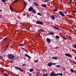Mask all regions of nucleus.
Returning a JSON list of instances; mask_svg holds the SVG:
<instances>
[{"label": "nucleus", "mask_w": 76, "mask_h": 76, "mask_svg": "<svg viewBox=\"0 0 76 76\" xmlns=\"http://www.w3.org/2000/svg\"><path fill=\"white\" fill-rule=\"evenodd\" d=\"M9 59L11 60H14L15 58V56L12 54H9L7 55Z\"/></svg>", "instance_id": "f257e3e1"}, {"label": "nucleus", "mask_w": 76, "mask_h": 76, "mask_svg": "<svg viewBox=\"0 0 76 76\" xmlns=\"http://www.w3.org/2000/svg\"><path fill=\"white\" fill-rule=\"evenodd\" d=\"M36 23L37 24H40V25H43V23L40 20H37L36 21Z\"/></svg>", "instance_id": "f03ea898"}, {"label": "nucleus", "mask_w": 76, "mask_h": 76, "mask_svg": "<svg viewBox=\"0 0 76 76\" xmlns=\"http://www.w3.org/2000/svg\"><path fill=\"white\" fill-rule=\"evenodd\" d=\"M59 13L62 17H65V16H66V15H64V14L63 12H62L61 11H59Z\"/></svg>", "instance_id": "7ed1b4c3"}, {"label": "nucleus", "mask_w": 76, "mask_h": 76, "mask_svg": "<svg viewBox=\"0 0 76 76\" xmlns=\"http://www.w3.org/2000/svg\"><path fill=\"white\" fill-rule=\"evenodd\" d=\"M46 41L49 44L50 43V42H51V40L50 39H49V38H47Z\"/></svg>", "instance_id": "20e7f679"}, {"label": "nucleus", "mask_w": 76, "mask_h": 76, "mask_svg": "<svg viewBox=\"0 0 76 76\" xmlns=\"http://www.w3.org/2000/svg\"><path fill=\"white\" fill-rule=\"evenodd\" d=\"M50 75V76H57V74H56L53 72H51Z\"/></svg>", "instance_id": "39448f33"}, {"label": "nucleus", "mask_w": 76, "mask_h": 76, "mask_svg": "<svg viewBox=\"0 0 76 76\" xmlns=\"http://www.w3.org/2000/svg\"><path fill=\"white\" fill-rule=\"evenodd\" d=\"M65 56H67V57H71V58H72V55L69 54V53H66L65 54Z\"/></svg>", "instance_id": "423d86ee"}, {"label": "nucleus", "mask_w": 76, "mask_h": 76, "mask_svg": "<svg viewBox=\"0 0 76 76\" xmlns=\"http://www.w3.org/2000/svg\"><path fill=\"white\" fill-rule=\"evenodd\" d=\"M33 9L34 8H33V7H31L28 8V11L31 12V11H32Z\"/></svg>", "instance_id": "0eeeda50"}, {"label": "nucleus", "mask_w": 76, "mask_h": 76, "mask_svg": "<svg viewBox=\"0 0 76 76\" xmlns=\"http://www.w3.org/2000/svg\"><path fill=\"white\" fill-rule=\"evenodd\" d=\"M41 6L43 7H45V8H46L47 7L46 4H42Z\"/></svg>", "instance_id": "6e6552de"}, {"label": "nucleus", "mask_w": 76, "mask_h": 76, "mask_svg": "<svg viewBox=\"0 0 76 76\" xmlns=\"http://www.w3.org/2000/svg\"><path fill=\"white\" fill-rule=\"evenodd\" d=\"M53 65V64L52 62H50L48 63V66H49V67H50V66H51Z\"/></svg>", "instance_id": "1a4fd4ad"}, {"label": "nucleus", "mask_w": 76, "mask_h": 76, "mask_svg": "<svg viewBox=\"0 0 76 76\" xmlns=\"http://www.w3.org/2000/svg\"><path fill=\"white\" fill-rule=\"evenodd\" d=\"M33 4L35 6H39V5L38 3H37L36 2H33Z\"/></svg>", "instance_id": "9d476101"}, {"label": "nucleus", "mask_w": 76, "mask_h": 76, "mask_svg": "<svg viewBox=\"0 0 76 76\" xmlns=\"http://www.w3.org/2000/svg\"><path fill=\"white\" fill-rule=\"evenodd\" d=\"M60 36L61 37V38H63V39H67V38H66L62 35H60Z\"/></svg>", "instance_id": "9b49d317"}, {"label": "nucleus", "mask_w": 76, "mask_h": 76, "mask_svg": "<svg viewBox=\"0 0 76 76\" xmlns=\"http://www.w3.org/2000/svg\"><path fill=\"white\" fill-rule=\"evenodd\" d=\"M53 28L55 29H56V30H58L59 29V28H58V27H57L54 26H53Z\"/></svg>", "instance_id": "f8f14e48"}, {"label": "nucleus", "mask_w": 76, "mask_h": 76, "mask_svg": "<svg viewBox=\"0 0 76 76\" xmlns=\"http://www.w3.org/2000/svg\"><path fill=\"white\" fill-rule=\"evenodd\" d=\"M25 56H26V57H28V58H31V56H29L26 53H25Z\"/></svg>", "instance_id": "ddd939ff"}, {"label": "nucleus", "mask_w": 76, "mask_h": 76, "mask_svg": "<svg viewBox=\"0 0 76 76\" xmlns=\"http://www.w3.org/2000/svg\"><path fill=\"white\" fill-rule=\"evenodd\" d=\"M51 19H53V20H54L55 19V17L54 15H51Z\"/></svg>", "instance_id": "4468645a"}, {"label": "nucleus", "mask_w": 76, "mask_h": 76, "mask_svg": "<svg viewBox=\"0 0 76 76\" xmlns=\"http://www.w3.org/2000/svg\"><path fill=\"white\" fill-rule=\"evenodd\" d=\"M58 58L57 57H53L52 58V59H54L56 60H58Z\"/></svg>", "instance_id": "2eb2a0df"}, {"label": "nucleus", "mask_w": 76, "mask_h": 76, "mask_svg": "<svg viewBox=\"0 0 76 76\" xmlns=\"http://www.w3.org/2000/svg\"><path fill=\"white\" fill-rule=\"evenodd\" d=\"M9 44L8 43L7 44V45L6 46V48H5V50H7V48H8V47H9Z\"/></svg>", "instance_id": "dca6fc26"}, {"label": "nucleus", "mask_w": 76, "mask_h": 76, "mask_svg": "<svg viewBox=\"0 0 76 76\" xmlns=\"http://www.w3.org/2000/svg\"><path fill=\"white\" fill-rule=\"evenodd\" d=\"M2 60L3 61H4V59H3V58L2 56H0V60Z\"/></svg>", "instance_id": "f3484780"}, {"label": "nucleus", "mask_w": 76, "mask_h": 76, "mask_svg": "<svg viewBox=\"0 0 76 76\" xmlns=\"http://www.w3.org/2000/svg\"><path fill=\"white\" fill-rule=\"evenodd\" d=\"M54 16L55 18H62V17H61L60 16H57V15H54Z\"/></svg>", "instance_id": "a211bd4d"}, {"label": "nucleus", "mask_w": 76, "mask_h": 76, "mask_svg": "<svg viewBox=\"0 0 76 76\" xmlns=\"http://www.w3.org/2000/svg\"><path fill=\"white\" fill-rule=\"evenodd\" d=\"M57 75H60V76H63V74L61 73H58V74H57Z\"/></svg>", "instance_id": "6ab92c4d"}, {"label": "nucleus", "mask_w": 76, "mask_h": 76, "mask_svg": "<svg viewBox=\"0 0 76 76\" xmlns=\"http://www.w3.org/2000/svg\"><path fill=\"white\" fill-rule=\"evenodd\" d=\"M57 10H58V9H57L56 8H55V9L54 10H53V12H56V11H57Z\"/></svg>", "instance_id": "aec40b11"}, {"label": "nucleus", "mask_w": 76, "mask_h": 76, "mask_svg": "<svg viewBox=\"0 0 76 76\" xmlns=\"http://www.w3.org/2000/svg\"><path fill=\"white\" fill-rule=\"evenodd\" d=\"M34 71V69L32 68H31L29 69V71L31 72H33Z\"/></svg>", "instance_id": "412c9836"}, {"label": "nucleus", "mask_w": 76, "mask_h": 76, "mask_svg": "<svg viewBox=\"0 0 76 76\" xmlns=\"http://www.w3.org/2000/svg\"><path fill=\"white\" fill-rule=\"evenodd\" d=\"M27 74H28V75H29L30 76H32V73H29L28 72H27Z\"/></svg>", "instance_id": "4be33fe9"}, {"label": "nucleus", "mask_w": 76, "mask_h": 76, "mask_svg": "<svg viewBox=\"0 0 76 76\" xmlns=\"http://www.w3.org/2000/svg\"><path fill=\"white\" fill-rule=\"evenodd\" d=\"M20 68L19 67H15V70H18H18H19V69H20Z\"/></svg>", "instance_id": "5701e85b"}, {"label": "nucleus", "mask_w": 76, "mask_h": 76, "mask_svg": "<svg viewBox=\"0 0 76 76\" xmlns=\"http://www.w3.org/2000/svg\"><path fill=\"white\" fill-rule=\"evenodd\" d=\"M20 68L19 67H15V70H18H18H19V69H20Z\"/></svg>", "instance_id": "b1692460"}, {"label": "nucleus", "mask_w": 76, "mask_h": 76, "mask_svg": "<svg viewBox=\"0 0 76 76\" xmlns=\"http://www.w3.org/2000/svg\"><path fill=\"white\" fill-rule=\"evenodd\" d=\"M56 39H59V38H60V37L59 36H56L55 37Z\"/></svg>", "instance_id": "393cba45"}, {"label": "nucleus", "mask_w": 76, "mask_h": 76, "mask_svg": "<svg viewBox=\"0 0 76 76\" xmlns=\"http://www.w3.org/2000/svg\"><path fill=\"white\" fill-rule=\"evenodd\" d=\"M39 30L40 31H41V32H44L45 31V30H44L42 29H39Z\"/></svg>", "instance_id": "a878e982"}, {"label": "nucleus", "mask_w": 76, "mask_h": 76, "mask_svg": "<svg viewBox=\"0 0 76 76\" xmlns=\"http://www.w3.org/2000/svg\"><path fill=\"white\" fill-rule=\"evenodd\" d=\"M48 76V74H46L42 75V76Z\"/></svg>", "instance_id": "bb28decb"}, {"label": "nucleus", "mask_w": 76, "mask_h": 76, "mask_svg": "<svg viewBox=\"0 0 76 76\" xmlns=\"http://www.w3.org/2000/svg\"><path fill=\"white\" fill-rule=\"evenodd\" d=\"M10 9L11 10H12V11H14L13 10V8H12V6H10Z\"/></svg>", "instance_id": "cd10ccee"}, {"label": "nucleus", "mask_w": 76, "mask_h": 76, "mask_svg": "<svg viewBox=\"0 0 76 76\" xmlns=\"http://www.w3.org/2000/svg\"><path fill=\"white\" fill-rule=\"evenodd\" d=\"M19 70H20V71H21V72H23V71H24V70H23L22 69H21V68H19Z\"/></svg>", "instance_id": "c85d7f7f"}, {"label": "nucleus", "mask_w": 76, "mask_h": 76, "mask_svg": "<svg viewBox=\"0 0 76 76\" xmlns=\"http://www.w3.org/2000/svg\"><path fill=\"white\" fill-rule=\"evenodd\" d=\"M19 46H24V44H20L19 45Z\"/></svg>", "instance_id": "c756f323"}, {"label": "nucleus", "mask_w": 76, "mask_h": 76, "mask_svg": "<svg viewBox=\"0 0 76 76\" xmlns=\"http://www.w3.org/2000/svg\"><path fill=\"white\" fill-rule=\"evenodd\" d=\"M32 11L33 13H36V10H33V9Z\"/></svg>", "instance_id": "7c9ffc66"}, {"label": "nucleus", "mask_w": 76, "mask_h": 76, "mask_svg": "<svg viewBox=\"0 0 76 76\" xmlns=\"http://www.w3.org/2000/svg\"><path fill=\"white\" fill-rule=\"evenodd\" d=\"M70 0V2L72 4H74V3L73 2V1H72V0Z\"/></svg>", "instance_id": "2f4dec72"}, {"label": "nucleus", "mask_w": 76, "mask_h": 76, "mask_svg": "<svg viewBox=\"0 0 76 76\" xmlns=\"http://www.w3.org/2000/svg\"><path fill=\"white\" fill-rule=\"evenodd\" d=\"M4 76H8L9 75H8V74H6V73H4Z\"/></svg>", "instance_id": "473e14b6"}, {"label": "nucleus", "mask_w": 76, "mask_h": 76, "mask_svg": "<svg viewBox=\"0 0 76 76\" xmlns=\"http://www.w3.org/2000/svg\"><path fill=\"white\" fill-rule=\"evenodd\" d=\"M24 4L25 6V7H26V6L27 5V3H26V2H24Z\"/></svg>", "instance_id": "72a5a7b5"}, {"label": "nucleus", "mask_w": 76, "mask_h": 76, "mask_svg": "<svg viewBox=\"0 0 76 76\" xmlns=\"http://www.w3.org/2000/svg\"><path fill=\"white\" fill-rule=\"evenodd\" d=\"M70 71L72 72V73H73V72H74V70L73 69H70Z\"/></svg>", "instance_id": "f704fd0d"}, {"label": "nucleus", "mask_w": 76, "mask_h": 76, "mask_svg": "<svg viewBox=\"0 0 76 76\" xmlns=\"http://www.w3.org/2000/svg\"><path fill=\"white\" fill-rule=\"evenodd\" d=\"M38 60H36L34 61V63H38Z\"/></svg>", "instance_id": "c9c22d12"}, {"label": "nucleus", "mask_w": 76, "mask_h": 76, "mask_svg": "<svg viewBox=\"0 0 76 76\" xmlns=\"http://www.w3.org/2000/svg\"><path fill=\"white\" fill-rule=\"evenodd\" d=\"M18 0H15L13 2V3H16V2H18Z\"/></svg>", "instance_id": "e433bc0d"}, {"label": "nucleus", "mask_w": 76, "mask_h": 76, "mask_svg": "<svg viewBox=\"0 0 76 76\" xmlns=\"http://www.w3.org/2000/svg\"><path fill=\"white\" fill-rule=\"evenodd\" d=\"M72 63H73V64H76V62L74 61H72Z\"/></svg>", "instance_id": "4c0bfd02"}, {"label": "nucleus", "mask_w": 76, "mask_h": 76, "mask_svg": "<svg viewBox=\"0 0 76 76\" xmlns=\"http://www.w3.org/2000/svg\"><path fill=\"white\" fill-rule=\"evenodd\" d=\"M42 72H47V70L45 69H43L42 70Z\"/></svg>", "instance_id": "58836bf2"}, {"label": "nucleus", "mask_w": 76, "mask_h": 76, "mask_svg": "<svg viewBox=\"0 0 76 76\" xmlns=\"http://www.w3.org/2000/svg\"><path fill=\"white\" fill-rule=\"evenodd\" d=\"M1 1L2 2H6L7 1V0H1Z\"/></svg>", "instance_id": "ea45409f"}, {"label": "nucleus", "mask_w": 76, "mask_h": 76, "mask_svg": "<svg viewBox=\"0 0 76 76\" xmlns=\"http://www.w3.org/2000/svg\"><path fill=\"white\" fill-rule=\"evenodd\" d=\"M73 47H74V48H75V49H76V45H73Z\"/></svg>", "instance_id": "a19ab883"}, {"label": "nucleus", "mask_w": 76, "mask_h": 76, "mask_svg": "<svg viewBox=\"0 0 76 76\" xmlns=\"http://www.w3.org/2000/svg\"><path fill=\"white\" fill-rule=\"evenodd\" d=\"M49 34L52 35H54V33L53 32H49Z\"/></svg>", "instance_id": "79ce46f5"}, {"label": "nucleus", "mask_w": 76, "mask_h": 76, "mask_svg": "<svg viewBox=\"0 0 76 76\" xmlns=\"http://www.w3.org/2000/svg\"><path fill=\"white\" fill-rule=\"evenodd\" d=\"M10 63H13L12 60H11L10 61Z\"/></svg>", "instance_id": "37998d69"}, {"label": "nucleus", "mask_w": 76, "mask_h": 76, "mask_svg": "<svg viewBox=\"0 0 76 76\" xmlns=\"http://www.w3.org/2000/svg\"><path fill=\"white\" fill-rule=\"evenodd\" d=\"M38 15H39V16H41V14L40 13H37Z\"/></svg>", "instance_id": "c03bdc74"}, {"label": "nucleus", "mask_w": 76, "mask_h": 76, "mask_svg": "<svg viewBox=\"0 0 76 76\" xmlns=\"http://www.w3.org/2000/svg\"><path fill=\"white\" fill-rule=\"evenodd\" d=\"M67 16H68V17H69V18H72V16L71 15H67Z\"/></svg>", "instance_id": "a18cd8bd"}, {"label": "nucleus", "mask_w": 76, "mask_h": 76, "mask_svg": "<svg viewBox=\"0 0 76 76\" xmlns=\"http://www.w3.org/2000/svg\"><path fill=\"white\" fill-rule=\"evenodd\" d=\"M56 67H61V66L60 65H57Z\"/></svg>", "instance_id": "49530a36"}, {"label": "nucleus", "mask_w": 76, "mask_h": 76, "mask_svg": "<svg viewBox=\"0 0 76 76\" xmlns=\"http://www.w3.org/2000/svg\"><path fill=\"white\" fill-rule=\"evenodd\" d=\"M48 1L46 0V1H44L43 2L44 3H47V2H48Z\"/></svg>", "instance_id": "de8ad7c7"}, {"label": "nucleus", "mask_w": 76, "mask_h": 76, "mask_svg": "<svg viewBox=\"0 0 76 76\" xmlns=\"http://www.w3.org/2000/svg\"><path fill=\"white\" fill-rule=\"evenodd\" d=\"M7 39V37H5V38H4L2 41H4V40H6V39Z\"/></svg>", "instance_id": "09e8293b"}, {"label": "nucleus", "mask_w": 76, "mask_h": 76, "mask_svg": "<svg viewBox=\"0 0 76 76\" xmlns=\"http://www.w3.org/2000/svg\"><path fill=\"white\" fill-rule=\"evenodd\" d=\"M73 12L74 13H76V10H74Z\"/></svg>", "instance_id": "8fccbe9b"}, {"label": "nucleus", "mask_w": 76, "mask_h": 76, "mask_svg": "<svg viewBox=\"0 0 76 76\" xmlns=\"http://www.w3.org/2000/svg\"><path fill=\"white\" fill-rule=\"evenodd\" d=\"M58 47H55V49H58Z\"/></svg>", "instance_id": "3c124183"}, {"label": "nucleus", "mask_w": 76, "mask_h": 76, "mask_svg": "<svg viewBox=\"0 0 76 76\" xmlns=\"http://www.w3.org/2000/svg\"><path fill=\"white\" fill-rule=\"evenodd\" d=\"M39 74L38 73H37L36 75V76H39Z\"/></svg>", "instance_id": "603ef678"}, {"label": "nucleus", "mask_w": 76, "mask_h": 76, "mask_svg": "<svg viewBox=\"0 0 76 76\" xmlns=\"http://www.w3.org/2000/svg\"><path fill=\"white\" fill-rule=\"evenodd\" d=\"M22 66H25V64H24L22 65Z\"/></svg>", "instance_id": "864d4df0"}, {"label": "nucleus", "mask_w": 76, "mask_h": 76, "mask_svg": "<svg viewBox=\"0 0 76 76\" xmlns=\"http://www.w3.org/2000/svg\"><path fill=\"white\" fill-rule=\"evenodd\" d=\"M56 63H52V64H53V65H56Z\"/></svg>", "instance_id": "5fc2aeb1"}, {"label": "nucleus", "mask_w": 76, "mask_h": 76, "mask_svg": "<svg viewBox=\"0 0 76 76\" xmlns=\"http://www.w3.org/2000/svg\"><path fill=\"white\" fill-rule=\"evenodd\" d=\"M62 69H63L64 70H66L65 68H63Z\"/></svg>", "instance_id": "6e6d98bb"}, {"label": "nucleus", "mask_w": 76, "mask_h": 76, "mask_svg": "<svg viewBox=\"0 0 76 76\" xmlns=\"http://www.w3.org/2000/svg\"><path fill=\"white\" fill-rule=\"evenodd\" d=\"M24 49H25V48H21V50H23Z\"/></svg>", "instance_id": "4d7b16f0"}, {"label": "nucleus", "mask_w": 76, "mask_h": 76, "mask_svg": "<svg viewBox=\"0 0 76 76\" xmlns=\"http://www.w3.org/2000/svg\"><path fill=\"white\" fill-rule=\"evenodd\" d=\"M4 4H7V3L6 2L4 3Z\"/></svg>", "instance_id": "13d9d810"}, {"label": "nucleus", "mask_w": 76, "mask_h": 76, "mask_svg": "<svg viewBox=\"0 0 76 76\" xmlns=\"http://www.w3.org/2000/svg\"><path fill=\"white\" fill-rule=\"evenodd\" d=\"M29 16H30L29 15H27V17H29Z\"/></svg>", "instance_id": "bf43d9fd"}, {"label": "nucleus", "mask_w": 76, "mask_h": 76, "mask_svg": "<svg viewBox=\"0 0 76 76\" xmlns=\"http://www.w3.org/2000/svg\"><path fill=\"white\" fill-rule=\"evenodd\" d=\"M25 15H26V14H23V16H25Z\"/></svg>", "instance_id": "052dcab7"}, {"label": "nucleus", "mask_w": 76, "mask_h": 76, "mask_svg": "<svg viewBox=\"0 0 76 76\" xmlns=\"http://www.w3.org/2000/svg\"><path fill=\"white\" fill-rule=\"evenodd\" d=\"M50 33H48V35H50Z\"/></svg>", "instance_id": "680f3d73"}, {"label": "nucleus", "mask_w": 76, "mask_h": 76, "mask_svg": "<svg viewBox=\"0 0 76 76\" xmlns=\"http://www.w3.org/2000/svg\"><path fill=\"white\" fill-rule=\"evenodd\" d=\"M74 73H76V70H75L74 72Z\"/></svg>", "instance_id": "e2e57ef3"}, {"label": "nucleus", "mask_w": 76, "mask_h": 76, "mask_svg": "<svg viewBox=\"0 0 76 76\" xmlns=\"http://www.w3.org/2000/svg\"><path fill=\"white\" fill-rule=\"evenodd\" d=\"M37 35H38V36L39 37V36H40L41 35H40V34H37Z\"/></svg>", "instance_id": "0e129e2a"}, {"label": "nucleus", "mask_w": 76, "mask_h": 76, "mask_svg": "<svg viewBox=\"0 0 76 76\" xmlns=\"http://www.w3.org/2000/svg\"><path fill=\"white\" fill-rule=\"evenodd\" d=\"M4 72V71H2L1 73H3Z\"/></svg>", "instance_id": "69168bd1"}, {"label": "nucleus", "mask_w": 76, "mask_h": 76, "mask_svg": "<svg viewBox=\"0 0 76 76\" xmlns=\"http://www.w3.org/2000/svg\"><path fill=\"white\" fill-rule=\"evenodd\" d=\"M0 17H2V16H1V15H0Z\"/></svg>", "instance_id": "338daca9"}, {"label": "nucleus", "mask_w": 76, "mask_h": 76, "mask_svg": "<svg viewBox=\"0 0 76 76\" xmlns=\"http://www.w3.org/2000/svg\"><path fill=\"white\" fill-rule=\"evenodd\" d=\"M74 31H76V30H75V29H73Z\"/></svg>", "instance_id": "774afa93"}]
</instances>
